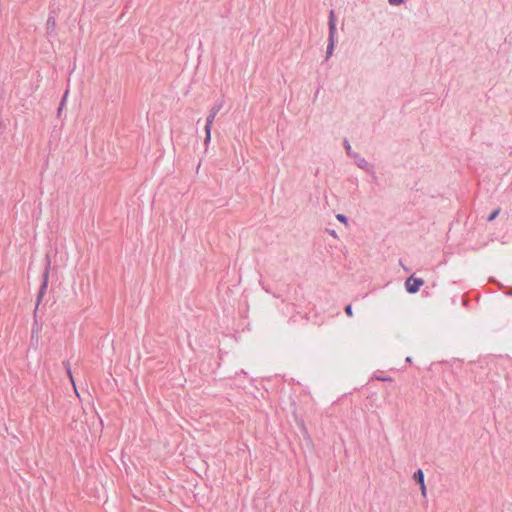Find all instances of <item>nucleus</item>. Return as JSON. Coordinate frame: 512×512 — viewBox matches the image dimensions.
<instances>
[{
  "label": "nucleus",
  "instance_id": "f257e3e1",
  "mask_svg": "<svg viewBox=\"0 0 512 512\" xmlns=\"http://www.w3.org/2000/svg\"><path fill=\"white\" fill-rule=\"evenodd\" d=\"M424 284L421 278L410 276L405 282V288L408 293L414 294L419 291L420 287Z\"/></svg>",
  "mask_w": 512,
  "mask_h": 512
},
{
  "label": "nucleus",
  "instance_id": "f03ea898",
  "mask_svg": "<svg viewBox=\"0 0 512 512\" xmlns=\"http://www.w3.org/2000/svg\"><path fill=\"white\" fill-rule=\"evenodd\" d=\"M217 115V110L213 109L210 111L209 115L206 118V125H205V140L204 143L207 146L210 143L211 140V129L214 122V119Z\"/></svg>",
  "mask_w": 512,
  "mask_h": 512
},
{
  "label": "nucleus",
  "instance_id": "7ed1b4c3",
  "mask_svg": "<svg viewBox=\"0 0 512 512\" xmlns=\"http://www.w3.org/2000/svg\"><path fill=\"white\" fill-rule=\"evenodd\" d=\"M413 478H414L415 481H417L420 484V486H423L424 474H423V471L421 469L417 470L414 473Z\"/></svg>",
  "mask_w": 512,
  "mask_h": 512
},
{
  "label": "nucleus",
  "instance_id": "20e7f679",
  "mask_svg": "<svg viewBox=\"0 0 512 512\" xmlns=\"http://www.w3.org/2000/svg\"><path fill=\"white\" fill-rule=\"evenodd\" d=\"M329 30H330L329 40L332 41L334 39L335 33H336V25L333 20H330V22H329Z\"/></svg>",
  "mask_w": 512,
  "mask_h": 512
},
{
  "label": "nucleus",
  "instance_id": "39448f33",
  "mask_svg": "<svg viewBox=\"0 0 512 512\" xmlns=\"http://www.w3.org/2000/svg\"><path fill=\"white\" fill-rule=\"evenodd\" d=\"M333 48H334V39L332 41H330V44L327 48V56H331L332 52H333Z\"/></svg>",
  "mask_w": 512,
  "mask_h": 512
},
{
  "label": "nucleus",
  "instance_id": "423d86ee",
  "mask_svg": "<svg viewBox=\"0 0 512 512\" xmlns=\"http://www.w3.org/2000/svg\"><path fill=\"white\" fill-rule=\"evenodd\" d=\"M337 220L347 225V218L343 214H337L336 215Z\"/></svg>",
  "mask_w": 512,
  "mask_h": 512
},
{
  "label": "nucleus",
  "instance_id": "0eeeda50",
  "mask_svg": "<svg viewBox=\"0 0 512 512\" xmlns=\"http://www.w3.org/2000/svg\"><path fill=\"white\" fill-rule=\"evenodd\" d=\"M498 214H499V209L493 211L490 214V216L488 217V221H493L497 217Z\"/></svg>",
  "mask_w": 512,
  "mask_h": 512
},
{
  "label": "nucleus",
  "instance_id": "6e6552de",
  "mask_svg": "<svg viewBox=\"0 0 512 512\" xmlns=\"http://www.w3.org/2000/svg\"><path fill=\"white\" fill-rule=\"evenodd\" d=\"M391 5L399 6L404 3L405 0H388Z\"/></svg>",
  "mask_w": 512,
  "mask_h": 512
},
{
  "label": "nucleus",
  "instance_id": "1a4fd4ad",
  "mask_svg": "<svg viewBox=\"0 0 512 512\" xmlns=\"http://www.w3.org/2000/svg\"><path fill=\"white\" fill-rule=\"evenodd\" d=\"M345 312H346V314H347L348 316H350V317H351V316L353 315V312H352V306H351V305H347V306L345 307Z\"/></svg>",
  "mask_w": 512,
  "mask_h": 512
},
{
  "label": "nucleus",
  "instance_id": "9d476101",
  "mask_svg": "<svg viewBox=\"0 0 512 512\" xmlns=\"http://www.w3.org/2000/svg\"><path fill=\"white\" fill-rule=\"evenodd\" d=\"M421 488V494L422 496H426V486H425V482L423 483V486H420Z\"/></svg>",
  "mask_w": 512,
  "mask_h": 512
},
{
  "label": "nucleus",
  "instance_id": "9b49d317",
  "mask_svg": "<svg viewBox=\"0 0 512 512\" xmlns=\"http://www.w3.org/2000/svg\"><path fill=\"white\" fill-rule=\"evenodd\" d=\"M68 376H69V378H70V380H71V382H72L73 386L75 387V383H74L73 375H72V372H71V370H70V369H68Z\"/></svg>",
  "mask_w": 512,
  "mask_h": 512
},
{
  "label": "nucleus",
  "instance_id": "f8f14e48",
  "mask_svg": "<svg viewBox=\"0 0 512 512\" xmlns=\"http://www.w3.org/2000/svg\"><path fill=\"white\" fill-rule=\"evenodd\" d=\"M346 149L349 150L350 149V145L348 143H346Z\"/></svg>",
  "mask_w": 512,
  "mask_h": 512
},
{
  "label": "nucleus",
  "instance_id": "ddd939ff",
  "mask_svg": "<svg viewBox=\"0 0 512 512\" xmlns=\"http://www.w3.org/2000/svg\"><path fill=\"white\" fill-rule=\"evenodd\" d=\"M382 380L383 381H390L391 379L390 378H383Z\"/></svg>",
  "mask_w": 512,
  "mask_h": 512
},
{
  "label": "nucleus",
  "instance_id": "4468645a",
  "mask_svg": "<svg viewBox=\"0 0 512 512\" xmlns=\"http://www.w3.org/2000/svg\"><path fill=\"white\" fill-rule=\"evenodd\" d=\"M331 235H332L333 237H336V233H335V232H331Z\"/></svg>",
  "mask_w": 512,
  "mask_h": 512
}]
</instances>
